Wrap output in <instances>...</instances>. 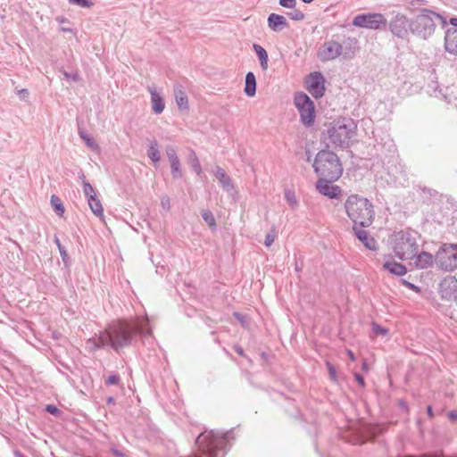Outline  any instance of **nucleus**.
Segmentation results:
<instances>
[{"instance_id": "1", "label": "nucleus", "mask_w": 457, "mask_h": 457, "mask_svg": "<svg viewBox=\"0 0 457 457\" xmlns=\"http://www.w3.org/2000/svg\"><path fill=\"white\" fill-rule=\"evenodd\" d=\"M147 320L136 322L126 320L113 322L104 331L100 333L99 341L102 343V345H109L114 350H118L129 345L135 333L149 335L151 330L147 328Z\"/></svg>"}, {"instance_id": "2", "label": "nucleus", "mask_w": 457, "mask_h": 457, "mask_svg": "<svg viewBox=\"0 0 457 457\" xmlns=\"http://www.w3.org/2000/svg\"><path fill=\"white\" fill-rule=\"evenodd\" d=\"M356 134L357 124L351 118L333 120L324 133L328 145L342 148H348L354 142Z\"/></svg>"}, {"instance_id": "3", "label": "nucleus", "mask_w": 457, "mask_h": 457, "mask_svg": "<svg viewBox=\"0 0 457 457\" xmlns=\"http://www.w3.org/2000/svg\"><path fill=\"white\" fill-rule=\"evenodd\" d=\"M228 433L205 431L196 438L198 453L192 457H224Z\"/></svg>"}, {"instance_id": "4", "label": "nucleus", "mask_w": 457, "mask_h": 457, "mask_svg": "<svg viewBox=\"0 0 457 457\" xmlns=\"http://www.w3.org/2000/svg\"><path fill=\"white\" fill-rule=\"evenodd\" d=\"M345 212L350 220L361 227H369L374 218L372 204L364 197L357 195H350L345 203Z\"/></svg>"}, {"instance_id": "5", "label": "nucleus", "mask_w": 457, "mask_h": 457, "mask_svg": "<svg viewBox=\"0 0 457 457\" xmlns=\"http://www.w3.org/2000/svg\"><path fill=\"white\" fill-rule=\"evenodd\" d=\"M446 24L445 19L438 13L423 9L410 23L411 32L423 38H429L436 31V26Z\"/></svg>"}, {"instance_id": "6", "label": "nucleus", "mask_w": 457, "mask_h": 457, "mask_svg": "<svg viewBox=\"0 0 457 457\" xmlns=\"http://www.w3.org/2000/svg\"><path fill=\"white\" fill-rule=\"evenodd\" d=\"M313 168L320 177L330 180H337L343 173L342 164L337 155L328 150H321L317 154Z\"/></svg>"}, {"instance_id": "7", "label": "nucleus", "mask_w": 457, "mask_h": 457, "mask_svg": "<svg viewBox=\"0 0 457 457\" xmlns=\"http://www.w3.org/2000/svg\"><path fill=\"white\" fill-rule=\"evenodd\" d=\"M418 234L414 231H398L391 237L395 254L401 260L412 259L418 250Z\"/></svg>"}, {"instance_id": "8", "label": "nucleus", "mask_w": 457, "mask_h": 457, "mask_svg": "<svg viewBox=\"0 0 457 457\" xmlns=\"http://www.w3.org/2000/svg\"><path fill=\"white\" fill-rule=\"evenodd\" d=\"M436 265L446 271L457 269V245L445 244L435 256Z\"/></svg>"}, {"instance_id": "9", "label": "nucleus", "mask_w": 457, "mask_h": 457, "mask_svg": "<svg viewBox=\"0 0 457 457\" xmlns=\"http://www.w3.org/2000/svg\"><path fill=\"white\" fill-rule=\"evenodd\" d=\"M354 27L379 30L387 25V20L379 12H367L356 15L352 21Z\"/></svg>"}, {"instance_id": "10", "label": "nucleus", "mask_w": 457, "mask_h": 457, "mask_svg": "<svg viewBox=\"0 0 457 457\" xmlns=\"http://www.w3.org/2000/svg\"><path fill=\"white\" fill-rule=\"evenodd\" d=\"M295 104L300 113L303 124L312 125L315 119V107L311 98L304 93H298L295 96Z\"/></svg>"}, {"instance_id": "11", "label": "nucleus", "mask_w": 457, "mask_h": 457, "mask_svg": "<svg viewBox=\"0 0 457 457\" xmlns=\"http://www.w3.org/2000/svg\"><path fill=\"white\" fill-rule=\"evenodd\" d=\"M324 77L320 72H312L305 79L307 90L315 98H320L324 95Z\"/></svg>"}, {"instance_id": "12", "label": "nucleus", "mask_w": 457, "mask_h": 457, "mask_svg": "<svg viewBox=\"0 0 457 457\" xmlns=\"http://www.w3.org/2000/svg\"><path fill=\"white\" fill-rule=\"evenodd\" d=\"M408 25H410L408 18L402 13H396L388 24L391 33L400 38L407 36Z\"/></svg>"}, {"instance_id": "13", "label": "nucleus", "mask_w": 457, "mask_h": 457, "mask_svg": "<svg viewBox=\"0 0 457 457\" xmlns=\"http://www.w3.org/2000/svg\"><path fill=\"white\" fill-rule=\"evenodd\" d=\"M343 51L342 46L336 41H328L324 43L319 52V57L321 61H330L337 58Z\"/></svg>"}, {"instance_id": "14", "label": "nucleus", "mask_w": 457, "mask_h": 457, "mask_svg": "<svg viewBox=\"0 0 457 457\" xmlns=\"http://www.w3.org/2000/svg\"><path fill=\"white\" fill-rule=\"evenodd\" d=\"M333 180L320 177L316 183L317 190L323 195L330 199L337 198L341 194V188L338 186L331 184Z\"/></svg>"}, {"instance_id": "15", "label": "nucleus", "mask_w": 457, "mask_h": 457, "mask_svg": "<svg viewBox=\"0 0 457 457\" xmlns=\"http://www.w3.org/2000/svg\"><path fill=\"white\" fill-rule=\"evenodd\" d=\"M439 290L443 298L457 302V279L454 277H445L440 283Z\"/></svg>"}, {"instance_id": "16", "label": "nucleus", "mask_w": 457, "mask_h": 457, "mask_svg": "<svg viewBox=\"0 0 457 457\" xmlns=\"http://www.w3.org/2000/svg\"><path fill=\"white\" fill-rule=\"evenodd\" d=\"M375 429L376 428L372 427L358 425L357 428H353V438H350L349 441L354 445L363 444L368 438H371L375 436Z\"/></svg>"}, {"instance_id": "17", "label": "nucleus", "mask_w": 457, "mask_h": 457, "mask_svg": "<svg viewBox=\"0 0 457 457\" xmlns=\"http://www.w3.org/2000/svg\"><path fill=\"white\" fill-rule=\"evenodd\" d=\"M166 154L170 164L171 174L173 178H181L183 173L180 167V161L177 155L176 150L172 146H168L166 148Z\"/></svg>"}, {"instance_id": "18", "label": "nucleus", "mask_w": 457, "mask_h": 457, "mask_svg": "<svg viewBox=\"0 0 457 457\" xmlns=\"http://www.w3.org/2000/svg\"><path fill=\"white\" fill-rule=\"evenodd\" d=\"M148 92L151 95V104L152 110L155 114H160L163 112L165 108V103L162 96L156 90V87L154 86H150L147 87Z\"/></svg>"}, {"instance_id": "19", "label": "nucleus", "mask_w": 457, "mask_h": 457, "mask_svg": "<svg viewBox=\"0 0 457 457\" xmlns=\"http://www.w3.org/2000/svg\"><path fill=\"white\" fill-rule=\"evenodd\" d=\"M445 49L452 54H457V29H447L445 36Z\"/></svg>"}, {"instance_id": "20", "label": "nucleus", "mask_w": 457, "mask_h": 457, "mask_svg": "<svg viewBox=\"0 0 457 457\" xmlns=\"http://www.w3.org/2000/svg\"><path fill=\"white\" fill-rule=\"evenodd\" d=\"M212 172L225 191L230 192L234 189L232 180L230 177L227 175L224 169L217 165L214 167Z\"/></svg>"}, {"instance_id": "21", "label": "nucleus", "mask_w": 457, "mask_h": 457, "mask_svg": "<svg viewBox=\"0 0 457 457\" xmlns=\"http://www.w3.org/2000/svg\"><path fill=\"white\" fill-rule=\"evenodd\" d=\"M413 260V265L418 269H427L430 267L435 261L433 255L427 252H422L420 254L415 253Z\"/></svg>"}, {"instance_id": "22", "label": "nucleus", "mask_w": 457, "mask_h": 457, "mask_svg": "<svg viewBox=\"0 0 457 457\" xmlns=\"http://www.w3.org/2000/svg\"><path fill=\"white\" fill-rule=\"evenodd\" d=\"M268 25L273 31H280L284 28L287 27V22L284 16L277 13H270L268 17Z\"/></svg>"}, {"instance_id": "23", "label": "nucleus", "mask_w": 457, "mask_h": 457, "mask_svg": "<svg viewBox=\"0 0 457 457\" xmlns=\"http://www.w3.org/2000/svg\"><path fill=\"white\" fill-rule=\"evenodd\" d=\"M353 230L355 232L356 237L358 239L363 243V245L370 250H376L377 249V242L373 237H370L367 231L356 228L353 227Z\"/></svg>"}, {"instance_id": "24", "label": "nucleus", "mask_w": 457, "mask_h": 457, "mask_svg": "<svg viewBox=\"0 0 457 457\" xmlns=\"http://www.w3.org/2000/svg\"><path fill=\"white\" fill-rule=\"evenodd\" d=\"M245 93L247 96H254L256 94V78L255 75L249 71L245 75Z\"/></svg>"}, {"instance_id": "25", "label": "nucleus", "mask_w": 457, "mask_h": 457, "mask_svg": "<svg viewBox=\"0 0 457 457\" xmlns=\"http://www.w3.org/2000/svg\"><path fill=\"white\" fill-rule=\"evenodd\" d=\"M175 101L180 111H187L188 110V100L187 96L179 87H177L174 89Z\"/></svg>"}, {"instance_id": "26", "label": "nucleus", "mask_w": 457, "mask_h": 457, "mask_svg": "<svg viewBox=\"0 0 457 457\" xmlns=\"http://www.w3.org/2000/svg\"><path fill=\"white\" fill-rule=\"evenodd\" d=\"M383 268L388 270L390 273L396 276H403L406 273V268L394 261H387L383 264Z\"/></svg>"}, {"instance_id": "27", "label": "nucleus", "mask_w": 457, "mask_h": 457, "mask_svg": "<svg viewBox=\"0 0 457 457\" xmlns=\"http://www.w3.org/2000/svg\"><path fill=\"white\" fill-rule=\"evenodd\" d=\"M253 48L260 61V65L263 71H267L269 67V57L267 51L260 45L253 44Z\"/></svg>"}, {"instance_id": "28", "label": "nucleus", "mask_w": 457, "mask_h": 457, "mask_svg": "<svg viewBox=\"0 0 457 457\" xmlns=\"http://www.w3.org/2000/svg\"><path fill=\"white\" fill-rule=\"evenodd\" d=\"M88 205L92 212L97 217L103 216L104 209L101 204V201L97 198V196L87 199Z\"/></svg>"}, {"instance_id": "29", "label": "nucleus", "mask_w": 457, "mask_h": 457, "mask_svg": "<svg viewBox=\"0 0 457 457\" xmlns=\"http://www.w3.org/2000/svg\"><path fill=\"white\" fill-rule=\"evenodd\" d=\"M187 162L192 167L193 170L196 173L197 176H201L203 174V170L200 164V162L198 160V157L196 156V154L194 151H191L187 157Z\"/></svg>"}, {"instance_id": "30", "label": "nucleus", "mask_w": 457, "mask_h": 457, "mask_svg": "<svg viewBox=\"0 0 457 457\" xmlns=\"http://www.w3.org/2000/svg\"><path fill=\"white\" fill-rule=\"evenodd\" d=\"M79 135L88 148L96 152L99 151L98 144L88 134L83 130H79Z\"/></svg>"}, {"instance_id": "31", "label": "nucleus", "mask_w": 457, "mask_h": 457, "mask_svg": "<svg viewBox=\"0 0 457 457\" xmlns=\"http://www.w3.org/2000/svg\"><path fill=\"white\" fill-rule=\"evenodd\" d=\"M148 157L153 161V162L157 163L161 160V154L158 150V145L156 141H152L149 145V148L147 150Z\"/></svg>"}, {"instance_id": "32", "label": "nucleus", "mask_w": 457, "mask_h": 457, "mask_svg": "<svg viewBox=\"0 0 457 457\" xmlns=\"http://www.w3.org/2000/svg\"><path fill=\"white\" fill-rule=\"evenodd\" d=\"M80 178L82 179L83 193L87 199L96 196V191L92 185L85 180V175L82 173Z\"/></svg>"}, {"instance_id": "33", "label": "nucleus", "mask_w": 457, "mask_h": 457, "mask_svg": "<svg viewBox=\"0 0 457 457\" xmlns=\"http://www.w3.org/2000/svg\"><path fill=\"white\" fill-rule=\"evenodd\" d=\"M51 204L53 206V208L54 209L55 212L59 215V216H62L63 213H64V206L61 201V199L56 196V195H52L51 196Z\"/></svg>"}, {"instance_id": "34", "label": "nucleus", "mask_w": 457, "mask_h": 457, "mask_svg": "<svg viewBox=\"0 0 457 457\" xmlns=\"http://www.w3.org/2000/svg\"><path fill=\"white\" fill-rule=\"evenodd\" d=\"M285 198L287 204L292 207L295 208L298 204L297 199L295 197V192L291 189L285 190Z\"/></svg>"}, {"instance_id": "35", "label": "nucleus", "mask_w": 457, "mask_h": 457, "mask_svg": "<svg viewBox=\"0 0 457 457\" xmlns=\"http://www.w3.org/2000/svg\"><path fill=\"white\" fill-rule=\"evenodd\" d=\"M202 217L210 228L216 227L215 218L210 211H204L202 212Z\"/></svg>"}, {"instance_id": "36", "label": "nucleus", "mask_w": 457, "mask_h": 457, "mask_svg": "<svg viewBox=\"0 0 457 457\" xmlns=\"http://www.w3.org/2000/svg\"><path fill=\"white\" fill-rule=\"evenodd\" d=\"M104 346V345H102V343L99 341V337L97 338H90L87 341V348L90 351H96V349Z\"/></svg>"}, {"instance_id": "37", "label": "nucleus", "mask_w": 457, "mask_h": 457, "mask_svg": "<svg viewBox=\"0 0 457 457\" xmlns=\"http://www.w3.org/2000/svg\"><path fill=\"white\" fill-rule=\"evenodd\" d=\"M276 237H277V231L274 228H272L271 230L265 237L264 245L267 247H270L275 241Z\"/></svg>"}, {"instance_id": "38", "label": "nucleus", "mask_w": 457, "mask_h": 457, "mask_svg": "<svg viewBox=\"0 0 457 457\" xmlns=\"http://www.w3.org/2000/svg\"><path fill=\"white\" fill-rule=\"evenodd\" d=\"M69 3L83 8H90L94 5L91 0H69Z\"/></svg>"}, {"instance_id": "39", "label": "nucleus", "mask_w": 457, "mask_h": 457, "mask_svg": "<svg viewBox=\"0 0 457 457\" xmlns=\"http://www.w3.org/2000/svg\"><path fill=\"white\" fill-rule=\"evenodd\" d=\"M372 331L375 335L386 336L388 330L377 323L372 324Z\"/></svg>"}, {"instance_id": "40", "label": "nucleus", "mask_w": 457, "mask_h": 457, "mask_svg": "<svg viewBox=\"0 0 457 457\" xmlns=\"http://www.w3.org/2000/svg\"><path fill=\"white\" fill-rule=\"evenodd\" d=\"M287 14L290 17V19L294 21H302L304 19V14L301 11L296 9L289 12Z\"/></svg>"}, {"instance_id": "41", "label": "nucleus", "mask_w": 457, "mask_h": 457, "mask_svg": "<svg viewBox=\"0 0 457 457\" xmlns=\"http://www.w3.org/2000/svg\"><path fill=\"white\" fill-rule=\"evenodd\" d=\"M54 242L59 249V252H60V254H61L62 260L65 261V259L68 257V253H67L66 250L62 245L60 240L57 237H55Z\"/></svg>"}, {"instance_id": "42", "label": "nucleus", "mask_w": 457, "mask_h": 457, "mask_svg": "<svg viewBox=\"0 0 457 457\" xmlns=\"http://www.w3.org/2000/svg\"><path fill=\"white\" fill-rule=\"evenodd\" d=\"M279 4L286 8H294L296 4V0H279Z\"/></svg>"}, {"instance_id": "43", "label": "nucleus", "mask_w": 457, "mask_h": 457, "mask_svg": "<svg viewBox=\"0 0 457 457\" xmlns=\"http://www.w3.org/2000/svg\"><path fill=\"white\" fill-rule=\"evenodd\" d=\"M120 381V377L118 375H111L108 377L107 380H106V384L111 386V385H116L118 384Z\"/></svg>"}, {"instance_id": "44", "label": "nucleus", "mask_w": 457, "mask_h": 457, "mask_svg": "<svg viewBox=\"0 0 457 457\" xmlns=\"http://www.w3.org/2000/svg\"><path fill=\"white\" fill-rule=\"evenodd\" d=\"M161 204L164 210L169 211L170 208V198L168 196H162L161 199Z\"/></svg>"}, {"instance_id": "45", "label": "nucleus", "mask_w": 457, "mask_h": 457, "mask_svg": "<svg viewBox=\"0 0 457 457\" xmlns=\"http://www.w3.org/2000/svg\"><path fill=\"white\" fill-rule=\"evenodd\" d=\"M46 410L52 415H58L60 412V410L56 406L52 404L46 405Z\"/></svg>"}, {"instance_id": "46", "label": "nucleus", "mask_w": 457, "mask_h": 457, "mask_svg": "<svg viewBox=\"0 0 457 457\" xmlns=\"http://www.w3.org/2000/svg\"><path fill=\"white\" fill-rule=\"evenodd\" d=\"M63 76L66 79H71L74 81L79 80V76L78 72H74V73L71 74V73H68L67 71H63Z\"/></svg>"}, {"instance_id": "47", "label": "nucleus", "mask_w": 457, "mask_h": 457, "mask_svg": "<svg viewBox=\"0 0 457 457\" xmlns=\"http://www.w3.org/2000/svg\"><path fill=\"white\" fill-rule=\"evenodd\" d=\"M17 95L19 96V97L21 99L25 100L29 97V93L28 89L23 88V89L18 90Z\"/></svg>"}, {"instance_id": "48", "label": "nucleus", "mask_w": 457, "mask_h": 457, "mask_svg": "<svg viewBox=\"0 0 457 457\" xmlns=\"http://www.w3.org/2000/svg\"><path fill=\"white\" fill-rule=\"evenodd\" d=\"M327 367H328L330 378L333 380L336 379V369H335V367L331 363H329V362H327Z\"/></svg>"}, {"instance_id": "49", "label": "nucleus", "mask_w": 457, "mask_h": 457, "mask_svg": "<svg viewBox=\"0 0 457 457\" xmlns=\"http://www.w3.org/2000/svg\"><path fill=\"white\" fill-rule=\"evenodd\" d=\"M112 453L115 457H127L126 453L118 450V449H112Z\"/></svg>"}, {"instance_id": "50", "label": "nucleus", "mask_w": 457, "mask_h": 457, "mask_svg": "<svg viewBox=\"0 0 457 457\" xmlns=\"http://www.w3.org/2000/svg\"><path fill=\"white\" fill-rule=\"evenodd\" d=\"M354 378L360 386H363L365 385L363 377L359 373H354Z\"/></svg>"}, {"instance_id": "51", "label": "nucleus", "mask_w": 457, "mask_h": 457, "mask_svg": "<svg viewBox=\"0 0 457 457\" xmlns=\"http://www.w3.org/2000/svg\"><path fill=\"white\" fill-rule=\"evenodd\" d=\"M448 418L453 420V421H455L457 420V411H451L448 412Z\"/></svg>"}, {"instance_id": "52", "label": "nucleus", "mask_w": 457, "mask_h": 457, "mask_svg": "<svg viewBox=\"0 0 457 457\" xmlns=\"http://www.w3.org/2000/svg\"><path fill=\"white\" fill-rule=\"evenodd\" d=\"M404 285L407 286L408 287L411 288L412 290H415V291H419V288L414 286L413 284L408 282V281H403Z\"/></svg>"}, {"instance_id": "53", "label": "nucleus", "mask_w": 457, "mask_h": 457, "mask_svg": "<svg viewBox=\"0 0 457 457\" xmlns=\"http://www.w3.org/2000/svg\"><path fill=\"white\" fill-rule=\"evenodd\" d=\"M235 351L237 352V353H238L239 355L243 356L244 355V350L241 346H238V345H236L234 347Z\"/></svg>"}, {"instance_id": "54", "label": "nucleus", "mask_w": 457, "mask_h": 457, "mask_svg": "<svg viewBox=\"0 0 457 457\" xmlns=\"http://www.w3.org/2000/svg\"><path fill=\"white\" fill-rule=\"evenodd\" d=\"M450 23L453 26L452 29H457V18H452Z\"/></svg>"}, {"instance_id": "55", "label": "nucleus", "mask_w": 457, "mask_h": 457, "mask_svg": "<svg viewBox=\"0 0 457 457\" xmlns=\"http://www.w3.org/2000/svg\"><path fill=\"white\" fill-rule=\"evenodd\" d=\"M347 354L349 356V358L352 360V361H354L355 360V356L353 354V353L350 350L347 351Z\"/></svg>"}, {"instance_id": "56", "label": "nucleus", "mask_w": 457, "mask_h": 457, "mask_svg": "<svg viewBox=\"0 0 457 457\" xmlns=\"http://www.w3.org/2000/svg\"><path fill=\"white\" fill-rule=\"evenodd\" d=\"M14 456L15 457H25L21 452L19 451H15L14 452Z\"/></svg>"}, {"instance_id": "57", "label": "nucleus", "mask_w": 457, "mask_h": 457, "mask_svg": "<svg viewBox=\"0 0 457 457\" xmlns=\"http://www.w3.org/2000/svg\"><path fill=\"white\" fill-rule=\"evenodd\" d=\"M428 414L429 417H433L432 408L431 406L428 407Z\"/></svg>"}, {"instance_id": "58", "label": "nucleus", "mask_w": 457, "mask_h": 457, "mask_svg": "<svg viewBox=\"0 0 457 457\" xmlns=\"http://www.w3.org/2000/svg\"><path fill=\"white\" fill-rule=\"evenodd\" d=\"M61 30H62V31H65V32H66V31H67V32H71V29H67V28H62V29H61Z\"/></svg>"}, {"instance_id": "59", "label": "nucleus", "mask_w": 457, "mask_h": 457, "mask_svg": "<svg viewBox=\"0 0 457 457\" xmlns=\"http://www.w3.org/2000/svg\"><path fill=\"white\" fill-rule=\"evenodd\" d=\"M362 369H363L364 370H367V369H368V368H367V363H366L365 361H364V362H363V364H362Z\"/></svg>"}, {"instance_id": "60", "label": "nucleus", "mask_w": 457, "mask_h": 457, "mask_svg": "<svg viewBox=\"0 0 457 457\" xmlns=\"http://www.w3.org/2000/svg\"><path fill=\"white\" fill-rule=\"evenodd\" d=\"M303 3L305 4H310L312 3L313 0H302Z\"/></svg>"}]
</instances>
